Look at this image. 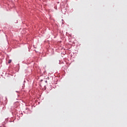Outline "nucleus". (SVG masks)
<instances>
[{
	"instance_id": "f03ea898",
	"label": "nucleus",
	"mask_w": 127,
	"mask_h": 127,
	"mask_svg": "<svg viewBox=\"0 0 127 127\" xmlns=\"http://www.w3.org/2000/svg\"><path fill=\"white\" fill-rule=\"evenodd\" d=\"M46 83H47V80L45 81Z\"/></svg>"
},
{
	"instance_id": "f257e3e1",
	"label": "nucleus",
	"mask_w": 127,
	"mask_h": 127,
	"mask_svg": "<svg viewBox=\"0 0 127 127\" xmlns=\"http://www.w3.org/2000/svg\"><path fill=\"white\" fill-rule=\"evenodd\" d=\"M8 63L9 64V63H11V60H9V61H8Z\"/></svg>"
}]
</instances>
